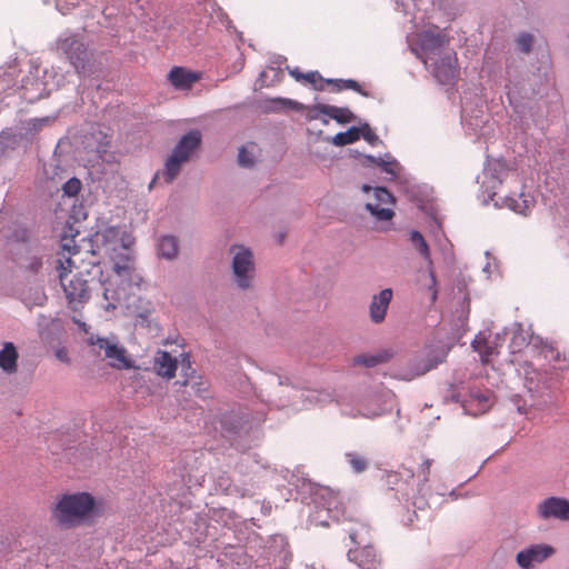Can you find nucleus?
I'll return each mask as SVG.
<instances>
[{
    "label": "nucleus",
    "instance_id": "f257e3e1",
    "mask_svg": "<svg viewBox=\"0 0 569 569\" xmlns=\"http://www.w3.org/2000/svg\"><path fill=\"white\" fill-rule=\"evenodd\" d=\"M51 520L62 530L74 529L100 515L96 499L89 492L63 493L50 509Z\"/></svg>",
    "mask_w": 569,
    "mask_h": 569
},
{
    "label": "nucleus",
    "instance_id": "f03ea898",
    "mask_svg": "<svg viewBox=\"0 0 569 569\" xmlns=\"http://www.w3.org/2000/svg\"><path fill=\"white\" fill-rule=\"evenodd\" d=\"M59 278L66 298L73 310L89 299V281L83 277L73 258L67 257L59 260Z\"/></svg>",
    "mask_w": 569,
    "mask_h": 569
},
{
    "label": "nucleus",
    "instance_id": "7ed1b4c3",
    "mask_svg": "<svg viewBox=\"0 0 569 569\" xmlns=\"http://www.w3.org/2000/svg\"><path fill=\"white\" fill-rule=\"evenodd\" d=\"M88 343L93 348V352L97 356L103 353V359L108 360L111 368L118 370L134 368V362L126 348L120 346L113 338L91 336Z\"/></svg>",
    "mask_w": 569,
    "mask_h": 569
},
{
    "label": "nucleus",
    "instance_id": "20e7f679",
    "mask_svg": "<svg viewBox=\"0 0 569 569\" xmlns=\"http://www.w3.org/2000/svg\"><path fill=\"white\" fill-rule=\"evenodd\" d=\"M232 272L236 283L241 289H249L254 277V261L252 252L243 246H232Z\"/></svg>",
    "mask_w": 569,
    "mask_h": 569
},
{
    "label": "nucleus",
    "instance_id": "39448f33",
    "mask_svg": "<svg viewBox=\"0 0 569 569\" xmlns=\"http://www.w3.org/2000/svg\"><path fill=\"white\" fill-rule=\"evenodd\" d=\"M58 49L67 56L78 74L86 71L90 53L81 41L74 37H67L58 41Z\"/></svg>",
    "mask_w": 569,
    "mask_h": 569
},
{
    "label": "nucleus",
    "instance_id": "423d86ee",
    "mask_svg": "<svg viewBox=\"0 0 569 569\" xmlns=\"http://www.w3.org/2000/svg\"><path fill=\"white\" fill-rule=\"evenodd\" d=\"M456 52L445 53L437 60L432 68V74L441 84H452L459 76Z\"/></svg>",
    "mask_w": 569,
    "mask_h": 569
},
{
    "label": "nucleus",
    "instance_id": "0eeeda50",
    "mask_svg": "<svg viewBox=\"0 0 569 569\" xmlns=\"http://www.w3.org/2000/svg\"><path fill=\"white\" fill-rule=\"evenodd\" d=\"M537 513L541 519L569 520V500L560 497H549L537 506Z\"/></svg>",
    "mask_w": 569,
    "mask_h": 569
},
{
    "label": "nucleus",
    "instance_id": "6e6552de",
    "mask_svg": "<svg viewBox=\"0 0 569 569\" xmlns=\"http://www.w3.org/2000/svg\"><path fill=\"white\" fill-rule=\"evenodd\" d=\"M376 202H369L366 208L370 213L378 220L387 221L390 220L395 212L389 207L393 203V197L388 189L379 187L375 189Z\"/></svg>",
    "mask_w": 569,
    "mask_h": 569
},
{
    "label": "nucleus",
    "instance_id": "1a4fd4ad",
    "mask_svg": "<svg viewBox=\"0 0 569 569\" xmlns=\"http://www.w3.org/2000/svg\"><path fill=\"white\" fill-rule=\"evenodd\" d=\"M202 79V73L184 67L174 66L167 74V80L176 89L181 91L191 90V88Z\"/></svg>",
    "mask_w": 569,
    "mask_h": 569
},
{
    "label": "nucleus",
    "instance_id": "9d476101",
    "mask_svg": "<svg viewBox=\"0 0 569 569\" xmlns=\"http://www.w3.org/2000/svg\"><path fill=\"white\" fill-rule=\"evenodd\" d=\"M553 552V548L549 545H533L518 552L517 563L522 569H530L545 561Z\"/></svg>",
    "mask_w": 569,
    "mask_h": 569
},
{
    "label": "nucleus",
    "instance_id": "9b49d317",
    "mask_svg": "<svg viewBox=\"0 0 569 569\" xmlns=\"http://www.w3.org/2000/svg\"><path fill=\"white\" fill-rule=\"evenodd\" d=\"M348 558L361 569H378L380 566V559L370 545L350 549Z\"/></svg>",
    "mask_w": 569,
    "mask_h": 569
},
{
    "label": "nucleus",
    "instance_id": "f8f14e48",
    "mask_svg": "<svg viewBox=\"0 0 569 569\" xmlns=\"http://www.w3.org/2000/svg\"><path fill=\"white\" fill-rule=\"evenodd\" d=\"M178 369V359L168 351L159 349L153 357L154 372L167 380L176 377Z\"/></svg>",
    "mask_w": 569,
    "mask_h": 569
},
{
    "label": "nucleus",
    "instance_id": "ddd939ff",
    "mask_svg": "<svg viewBox=\"0 0 569 569\" xmlns=\"http://www.w3.org/2000/svg\"><path fill=\"white\" fill-rule=\"evenodd\" d=\"M201 144V133L199 130H190L186 133L174 147L172 153L182 161H188L191 154Z\"/></svg>",
    "mask_w": 569,
    "mask_h": 569
},
{
    "label": "nucleus",
    "instance_id": "4468645a",
    "mask_svg": "<svg viewBox=\"0 0 569 569\" xmlns=\"http://www.w3.org/2000/svg\"><path fill=\"white\" fill-rule=\"evenodd\" d=\"M392 296L393 293L391 289H383L372 297L369 308V315L372 322L381 323L385 320Z\"/></svg>",
    "mask_w": 569,
    "mask_h": 569
},
{
    "label": "nucleus",
    "instance_id": "2eb2a0df",
    "mask_svg": "<svg viewBox=\"0 0 569 569\" xmlns=\"http://www.w3.org/2000/svg\"><path fill=\"white\" fill-rule=\"evenodd\" d=\"M18 352L12 342H4L3 348L0 350V368L11 375L18 370Z\"/></svg>",
    "mask_w": 569,
    "mask_h": 569
},
{
    "label": "nucleus",
    "instance_id": "dca6fc26",
    "mask_svg": "<svg viewBox=\"0 0 569 569\" xmlns=\"http://www.w3.org/2000/svg\"><path fill=\"white\" fill-rule=\"evenodd\" d=\"M503 203L506 207H508L516 213L527 216L531 211L535 204V200L529 194H525L523 192H521L517 197H506Z\"/></svg>",
    "mask_w": 569,
    "mask_h": 569
},
{
    "label": "nucleus",
    "instance_id": "f3484780",
    "mask_svg": "<svg viewBox=\"0 0 569 569\" xmlns=\"http://www.w3.org/2000/svg\"><path fill=\"white\" fill-rule=\"evenodd\" d=\"M325 496L328 497V502L323 503V508L328 512V518L336 522L346 520V509L339 497L332 491H326L322 497Z\"/></svg>",
    "mask_w": 569,
    "mask_h": 569
},
{
    "label": "nucleus",
    "instance_id": "a211bd4d",
    "mask_svg": "<svg viewBox=\"0 0 569 569\" xmlns=\"http://www.w3.org/2000/svg\"><path fill=\"white\" fill-rule=\"evenodd\" d=\"M317 110L341 124H346L355 120L353 113L348 108H340L330 104H319Z\"/></svg>",
    "mask_w": 569,
    "mask_h": 569
},
{
    "label": "nucleus",
    "instance_id": "6ab92c4d",
    "mask_svg": "<svg viewBox=\"0 0 569 569\" xmlns=\"http://www.w3.org/2000/svg\"><path fill=\"white\" fill-rule=\"evenodd\" d=\"M393 357L391 350H381L373 355H359L353 358V365L373 368L378 365L388 362Z\"/></svg>",
    "mask_w": 569,
    "mask_h": 569
},
{
    "label": "nucleus",
    "instance_id": "aec40b11",
    "mask_svg": "<svg viewBox=\"0 0 569 569\" xmlns=\"http://www.w3.org/2000/svg\"><path fill=\"white\" fill-rule=\"evenodd\" d=\"M289 74L297 81L303 84H311L316 90H323V82L326 81L318 71H310L303 73L299 68L289 70Z\"/></svg>",
    "mask_w": 569,
    "mask_h": 569
},
{
    "label": "nucleus",
    "instance_id": "412c9836",
    "mask_svg": "<svg viewBox=\"0 0 569 569\" xmlns=\"http://www.w3.org/2000/svg\"><path fill=\"white\" fill-rule=\"evenodd\" d=\"M158 253L166 259H174L178 254V241L172 236H164L158 241Z\"/></svg>",
    "mask_w": 569,
    "mask_h": 569
},
{
    "label": "nucleus",
    "instance_id": "4be33fe9",
    "mask_svg": "<svg viewBox=\"0 0 569 569\" xmlns=\"http://www.w3.org/2000/svg\"><path fill=\"white\" fill-rule=\"evenodd\" d=\"M468 407L477 405L478 412H486L491 407V395L488 390H471L470 398L467 401Z\"/></svg>",
    "mask_w": 569,
    "mask_h": 569
},
{
    "label": "nucleus",
    "instance_id": "5701e85b",
    "mask_svg": "<svg viewBox=\"0 0 569 569\" xmlns=\"http://www.w3.org/2000/svg\"><path fill=\"white\" fill-rule=\"evenodd\" d=\"M119 236V231L116 228H108L102 233H97V243L101 242V246L104 253L109 254L110 251H114L117 246H113L117 238Z\"/></svg>",
    "mask_w": 569,
    "mask_h": 569
},
{
    "label": "nucleus",
    "instance_id": "b1692460",
    "mask_svg": "<svg viewBox=\"0 0 569 569\" xmlns=\"http://www.w3.org/2000/svg\"><path fill=\"white\" fill-rule=\"evenodd\" d=\"M183 163H186V161L180 160L171 153L164 163V170L162 173L167 183H171L177 178Z\"/></svg>",
    "mask_w": 569,
    "mask_h": 569
},
{
    "label": "nucleus",
    "instance_id": "393cba45",
    "mask_svg": "<svg viewBox=\"0 0 569 569\" xmlns=\"http://www.w3.org/2000/svg\"><path fill=\"white\" fill-rule=\"evenodd\" d=\"M409 240L420 256L431 263L430 248L423 236L419 231L412 230Z\"/></svg>",
    "mask_w": 569,
    "mask_h": 569
},
{
    "label": "nucleus",
    "instance_id": "a878e982",
    "mask_svg": "<svg viewBox=\"0 0 569 569\" xmlns=\"http://www.w3.org/2000/svg\"><path fill=\"white\" fill-rule=\"evenodd\" d=\"M360 138V130L357 127H351L345 132H339L332 138L335 146H347L358 141Z\"/></svg>",
    "mask_w": 569,
    "mask_h": 569
},
{
    "label": "nucleus",
    "instance_id": "bb28decb",
    "mask_svg": "<svg viewBox=\"0 0 569 569\" xmlns=\"http://www.w3.org/2000/svg\"><path fill=\"white\" fill-rule=\"evenodd\" d=\"M472 347L480 355L482 362H489L490 358L496 353V349L488 346L487 340L483 338L475 339Z\"/></svg>",
    "mask_w": 569,
    "mask_h": 569
},
{
    "label": "nucleus",
    "instance_id": "cd10ccee",
    "mask_svg": "<svg viewBox=\"0 0 569 569\" xmlns=\"http://www.w3.org/2000/svg\"><path fill=\"white\" fill-rule=\"evenodd\" d=\"M181 385L183 387L190 385L193 393L201 399H206L210 396L209 385L202 379V377H198L197 380L192 382H189V380H184L183 382H181Z\"/></svg>",
    "mask_w": 569,
    "mask_h": 569
},
{
    "label": "nucleus",
    "instance_id": "c85d7f7f",
    "mask_svg": "<svg viewBox=\"0 0 569 569\" xmlns=\"http://www.w3.org/2000/svg\"><path fill=\"white\" fill-rule=\"evenodd\" d=\"M348 463L357 473L363 472L368 468V460L356 452H348L345 455Z\"/></svg>",
    "mask_w": 569,
    "mask_h": 569
},
{
    "label": "nucleus",
    "instance_id": "c756f323",
    "mask_svg": "<svg viewBox=\"0 0 569 569\" xmlns=\"http://www.w3.org/2000/svg\"><path fill=\"white\" fill-rule=\"evenodd\" d=\"M421 41L425 50H436L442 46L443 38L439 33L425 32Z\"/></svg>",
    "mask_w": 569,
    "mask_h": 569
},
{
    "label": "nucleus",
    "instance_id": "7c9ffc66",
    "mask_svg": "<svg viewBox=\"0 0 569 569\" xmlns=\"http://www.w3.org/2000/svg\"><path fill=\"white\" fill-rule=\"evenodd\" d=\"M327 83L333 84L336 87L337 91H340L343 89H350V90L359 92L363 96H367V93L361 90V86L356 80H352V79L327 80Z\"/></svg>",
    "mask_w": 569,
    "mask_h": 569
},
{
    "label": "nucleus",
    "instance_id": "2f4dec72",
    "mask_svg": "<svg viewBox=\"0 0 569 569\" xmlns=\"http://www.w3.org/2000/svg\"><path fill=\"white\" fill-rule=\"evenodd\" d=\"M254 147L256 146L253 143H250L249 146L242 147L239 150L238 161H239L240 166L251 167L254 163V154H253Z\"/></svg>",
    "mask_w": 569,
    "mask_h": 569
},
{
    "label": "nucleus",
    "instance_id": "473e14b6",
    "mask_svg": "<svg viewBox=\"0 0 569 569\" xmlns=\"http://www.w3.org/2000/svg\"><path fill=\"white\" fill-rule=\"evenodd\" d=\"M369 533L368 526L366 523H359L358 529H351L349 532V537L352 542L360 545L362 542H367V536Z\"/></svg>",
    "mask_w": 569,
    "mask_h": 569
},
{
    "label": "nucleus",
    "instance_id": "72a5a7b5",
    "mask_svg": "<svg viewBox=\"0 0 569 569\" xmlns=\"http://www.w3.org/2000/svg\"><path fill=\"white\" fill-rule=\"evenodd\" d=\"M81 189V182L79 179L77 178H71L69 179L64 184H63V192L69 196V197H74L79 193Z\"/></svg>",
    "mask_w": 569,
    "mask_h": 569
},
{
    "label": "nucleus",
    "instance_id": "f704fd0d",
    "mask_svg": "<svg viewBox=\"0 0 569 569\" xmlns=\"http://www.w3.org/2000/svg\"><path fill=\"white\" fill-rule=\"evenodd\" d=\"M532 42L533 37L529 33H522L517 38L518 48L525 53L531 50Z\"/></svg>",
    "mask_w": 569,
    "mask_h": 569
},
{
    "label": "nucleus",
    "instance_id": "c9c22d12",
    "mask_svg": "<svg viewBox=\"0 0 569 569\" xmlns=\"http://www.w3.org/2000/svg\"><path fill=\"white\" fill-rule=\"evenodd\" d=\"M61 248L63 251H67L69 253L68 257L73 258L76 261V257L79 254L78 248L74 244L73 238H63L61 242Z\"/></svg>",
    "mask_w": 569,
    "mask_h": 569
},
{
    "label": "nucleus",
    "instance_id": "e433bc0d",
    "mask_svg": "<svg viewBox=\"0 0 569 569\" xmlns=\"http://www.w3.org/2000/svg\"><path fill=\"white\" fill-rule=\"evenodd\" d=\"M430 468H431V460L425 459L420 466L418 473H417V477L420 482H427L429 480Z\"/></svg>",
    "mask_w": 569,
    "mask_h": 569
},
{
    "label": "nucleus",
    "instance_id": "4c0bfd02",
    "mask_svg": "<svg viewBox=\"0 0 569 569\" xmlns=\"http://www.w3.org/2000/svg\"><path fill=\"white\" fill-rule=\"evenodd\" d=\"M111 283L109 282L108 286L104 287L103 289V297L107 301H110V306H112L114 308V305L112 303V301H119L120 300V292L117 291V290H112L109 286Z\"/></svg>",
    "mask_w": 569,
    "mask_h": 569
},
{
    "label": "nucleus",
    "instance_id": "58836bf2",
    "mask_svg": "<svg viewBox=\"0 0 569 569\" xmlns=\"http://www.w3.org/2000/svg\"><path fill=\"white\" fill-rule=\"evenodd\" d=\"M48 122V118H36L31 119L27 122L28 129L30 131H39L46 126Z\"/></svg>",
    "mask_w": 569,
    "mask_h": 569
},
{
    "label": "nucleus",
    "instance_id": "ea45409f",
    "mask_svg": "<svg viewBox=\"0 0 569 569\" xmlns=\"http://www.w3.org/2000/svg\"><path fill=\"white\" fill-rule=\"evenodd\" d=\"M56 357L61 362L70 363V358H69V355H68V350L66 348H59L56 351Z\"/></svg>",
    "mask_w": 569,
    "mask_h": 569
},
{
    "label": "nucleus",
    "instance_id": "a19ab883",
    "mask_svg": "<svg viewBox=\"0 0 569 569\" xmlns=\"http://www.w3.org/2000/svg\"><path fill=\"white\" fill-rule=\"evenodd\" d=\"M430 278H431V286H430V290L432 291L431 293V300L435 301L437 299V289H436V276L432 271H430Z\"/></svg>",
    "mask_w": 569,
    "mask_h": 569
},
{
    "label": "nucleus",
    "instance_id": "79ce46f5",
    "mask_svg": "<svg viewBox=\"0 0 569 569\" xmlns=\"http://www.w3.org/2000/svg\"><path fill=\"white\" fill-rule=\"evenodd\" d=\"M113 269H114V271L117 272L118 276L129 274L130 273V267L129 266L114 264Z\"/></svg>",
    "mask_w": 569,
    "mask_h": 569
},
{
    "label": "nucleus",
    "instance_id": "37998d69",
    "mask_svg": "<svg viewBox=\"0 0 569 569\" xmlns=\"http://www.w3.org/2000/svg\"><path fill=\"white\" fill-rule=\"evenodd\" d=\"M380 166H382V167H383V170H385L386 172H388V173H395V171H393V169H392V167L395 166V163H392V162H385V161H382V162L380 163Z\"/></svg>",
    "mask_w": 569,
    "mask_h": 569
},
{
    "label": "nucleus",
    "instance_id": "c03bdc74",
    "mask_svg": "<svg viewBox=\"0 0 569 569\" xmlns=\"http://www.w3.org/2000/svg\"><path fill=\"white\" fill-rule=\"evenodd\" d=\"M363 138L371 143L378 139L377 136L372 133L370 130L363 133Z\"/></svg>",
    "mask_w": 569,
    "mask_h": 569
},
{
    "label": "nucleus",
    "instance_id": "a18cd8bd",
    "mask_svg": "<svg viewBox=\"0 0 569 569\" xmlns=\"http://www.w3.org/2000/svg\"><path fill=\"white\" fill-rule=\"evenodd\" d=\"M431 368H432V366H428V367H426V368H425L420 373L422 375V373H425V372L429 371Z\"/></svg>",
    "mask_w": 569,
    "mask_h": 569
},
{
    "label": "nucleus",
    "instance_id": "49530a36",
    "mask_svg": "<svg viewBox=\"0 0 569 569\" xmlns=\"http://www.w3.org/2000/svg\"><path fill=\"white\" fill-rule=\"evenodd\" d=\"M283 238H284V236H283V234H280V236H279V239H278V242H279V243H282Z\"/></svg>",
    "mask_w": 569,
    "mask_h": 569
},
{
    "label": "nucleus",
    "instance_id": "de8ad7c7",
    "mask_svg": "<svg viewBox=\"0 0 569 569\" xmlns=\"http://www.w3.org/2000/svg\"><path fill=\"white\" fill-rule=\"evenodd\" d=\"M156 179H157V176H156V177H154V179L150 182L149 188H152V186H153V183H154Z\"/></svg>",
    "mask_w": 569,
    "mask_h": 569
},
{
    "label": "nucleus",
    "instance_id": "09e8293b",
    "mask_svg": "<svg viewBox=\"0 0 569 569\" xmlns=\"http://www.w3.org/2000/svg\"><path fill=\"white\" fill-rule=\"evenodd\" d=\"M321 523L328 526V521L327 520H321Z\"/></svg>",
    "mask_w": 569,
    "mask_h": 569
}]
</instances>
